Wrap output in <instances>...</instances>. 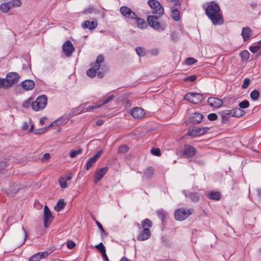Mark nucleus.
I'll return each instance as SVG.
<instances>
[{"label":"nucleus","instance_id":"obj_1","mask_svg":"<svg viewBox=\"0 0 261 261\" xmlns=\"http://www.w3.org/2000/svg\"><path fill=\"white\" fill-rule=\"evenodd\" d=\"M205 14L214 25L223 23L222 14L219 5L215 2L209 3L205 9Z\"/></svg>","mask_w":261,"mask_h":261},{"label":"nucleus","instance_id":"obj_2","mask_svg":"<svg viewBox=\"0 0 261 261\" xmlns=\"http://www.w3.org/2000/svg\"><path fill=\"white\" fill-rule=\"evenodd\" d=\"M19 79V75L16 72H10L7 74L6 79L1 78L2 88H9L17 83Z\"/></svg>","mask_w":261,"mask_h":261},{"label":"nucleus","instance_id":"obj_3","mask_svg":"<svg viewBox=\"0 0 261 261\" xmlns=\"http://www.w3.org/2000/svg\"><path fill=\"white\" fill-rule=\"evenodd\" d=\"M159 17L160 16L159 15H149L147 17V20L150 27L158 31L162 32L165 29V26L158 20Z\"/></svg>","mask_w":261,"mask_h":261},{"label":"nucleus","instance_id":"obj_4","mask_svg":"<svg viewBox=\"0 0 261 261\" xmlns=\"http://www.w3.org/2000/svg\"><path fill=\"white\" fill-rule=\"evenodd\" d=\"M104 61V57L100 55L97 56L96 62L91 64L92 67L87 70V75L90 77H94L96 75V72L100 68V64Z\"/></svg>","mask_w":261,"mask_h":261},{"label":"nucleus","instance_id":"obj_5","mask_svg":"<svg viewBox=\"0 0 261 261\" xmlns=\"http://www.w3.org/2000/svg\"><path fill=\"white\" fill-rule=\"evenodd\" d=\"M47 97L45 95L39 96L33 102L32 109L35 111L43 109L47 105Z\"/></svg>","mask_w":261,"mask_h":261},{"label":"nucleus","instance_id":"obj_6","mask_svg":"<svg viewBox=\"0 0 261 261\" xmlns=\"http://www.w3.org/2000/svg\"><path fill=\"white\" fill-rule=\"evenodd\" d=\"M151 9L153 14L159 15L161 16L163 15L164 11L162 5L157 0H148L147 2Z\"/></svg>","mask_w":261,"mask_h":261},{"label":"nucleus","instance_id":"obj_7","mask_svg":"<svg viewBox=\"0 0 261 261\" xmlns=\"http://www.w3.org/2000/svg\"><path fill=\"white\" fill-rule=\"evenodd\" d=\"M193 212L194 210L193 208H189L188 210L179 208L175 212L174 217L175 219L178 221H183L193 214Z\"/></svg>","mask_w":261,"mask_h":261},{"label":"nucleus","instance_id":"obj_8","mask_svg":"<svg viewBox=\"0 0 261 261\" xmlns=\"http://www.w3.org/2000/svg\"><path fill=\"white\" fill-rule=\"evenodd\" d=\"M185 99L191 103L198 104L203 101V96L198 93H188L185 95Z\"/></svg>","mask_w":261,"mask_h":261},{"label":"nucleus","instance_id":"obj_9","mask_svg":"<svg viewBox=\"0 0 261 261\" xmlns=\"http://www.w3.org/2000/svg\"><path fill=\"white\" fill-rule=\"evenodd\" d=\"M21 4V2L20 0H12L3 3L0 6V9L3 12L7 13L13 8L19 7Z\"/></svg>","mask_w":261,"mask_h":261},{"label":"nucleus","instance_id":"obj_10","mask_svg":"<svg viewBox=\"0 0 261 261\" xmlns=\"http://www.w3.org/2000/svg\"><path fill=\"white\" fill-rule=\"evenodd\" d=\"M120 12L125 18L129 19H135L137 18V14L128 7H121L120 8Z\"/></svg>","mask_w":261,"mask_h":261},{"label":"nucleus","instance_id":"obj_11","mask_svg":"<svg viewBox=\"0 0 261 261\" xmlns=\"http://www.w3.org/2000/svg\"><path fill=\"white\" fill-rule=\"evenodd\" d=\"M53 219V216L48 206L45 205L44 207L43 221L45 227H47Z\"/></svg>","mask_w":261,"mask_h":261},{"label":"nucleus","instance_id":"obj_12","mask_svg":"<svg viewBox=\"0 0 261 261\" xmlns=\"http://www.w3.org/2000/svg\"><path fill=\"white\" fill-rule=\"evenodd\" d=\"M210 129L208 127H197L191 130H189L188 135L193 136H200L206 133Z\"/></svg>","mask_w":261,"mask_h":261},{"label":"nucleus","instance_id":"obj_13","mask_svg":"<svg viewBox=\"0 0 261 261\" xmlns=\"http://www.w3.org/2000/svg\"><path fill=\"white\" fill-rule=\"evenodd\" d=\"M62 49L67 57H70L74 50V48L70 40H67L62 45Z\"/></svg>","mask_w":261,"mask_h":261},{"label":"nucleus","instance_id":"obj_14","mask_svg":"<svg viewBox=\"0 0 261 261\" xmlns=\"http://www.w3.org/2000/svg\"><path fill=\"white\" fill-rule=\"evenodd\" d=\"M108 169L109 168L108 167H105L97 169L95 173L94 182L95 183H97L100 181V179H102L104 175L107 173Z\"/></svg>","mask_w":261,"mask_h":261},{"label":"nucleus","instance_id":"obj_15","mask_svg":"<svg viewBox=\"0 0 261 261\" xmlns=\"http://www.w3.org/2000/svg\"><path fill=\"white\" fill-rule=\"evenodd\" d=\"M130 114L135 119H141L145 115L144 110L139 107H135L130 111Z\"/></svg>","mask_w":261,"mask_h":261},{"label":"nucleus","instance_id":"obj_16","mask_svg":"<svg viewBox=\"0 0 261 261\" xmlns=\"http://www.w3.org/2000/svg\"><path fill=\"white\" fill-rule=\"evenodd\" d=\"M102 151H98L94 156L89 159L86 164V168L88 170L100 158Z\"/></svg>","mask_w":261,"mask_h":261},{"label":"nucleus","instance_id":"obj_17","mask_svg":"<svg viewBox=\"0 0 261 261\" xmlns=\"http://www.w3.org/2000/svg\"><path fill=\"white\" fill-rule=\"evenodd\" d=\"M208 105L215 108H218L221 107L223 103L222 99L215 97H210L207 99Z\"/></svg>","mask_w":261,"mask_h":261},{"label":"nucleus","instance_id":"obj_18","mask_svg":"<svg viewBox=\"0 0 261 261\" xmlns=\"http://www.w3.org/2000/svg\"><path fill=\"white\" fill-rule=\"evenodd\" d=\"M98 25L96 20L93 21L86 20L82 24V27L84 29H88L90 31H93Z\"/></svg>","mask_w":261,"mask_h":261},{"label":"nucleus","instance_id":"obj_19","mask_svg":"<svg viewBox=\"0 0 261 261\" xmlns=\"http://www.w3.org/2000/svg\"><path fill=\"white\" fill-rule=\"evenodd\" d=\"M195 153L196 150L194 147L188 145H185L183 149V153L186 158L193 157Z\"/></svg>","mask_w":261,"mask_h":261},{"label":"nucleus","instance_id":"obj_20","mask_svg":"<svg viewBox=\"0 0 261 261\" xmlns=\"http://www.w3.org/2000/svg\"><path fill=\"white\" fill-rule=\"evenodd\" d=\"M151 236L150 231L146 230H141L137 236V240L139 241H144L148 240Z\"/></svg>","mask_w":261,"mask_h":261},{"label":"nucleus","instance_id":"obj_21","mask_svg":"<svg viewBox=\"0 0 261 261\" xmlns=\"http://www.w3.org/2000/svg\"><path fill=\"white\" fill-rule=\"evenodd\" d=\"M69 119L67 116H62L60 118L54 121L49 126H58L64 123H66Z\"/></svg>","mask_w":261,"mask_h":261},{"label":"nucleus","instance_id":"obj_22","mask_svg":"<svg viewBox=\"0 0 261 261\" xmlns=\"http://www.w3.org/2000/svg\"><path fill=\"white\" fill-rule=\"evenodd\" d=\"M22 88L26 91L32 90L35 86V83L33 80H27L21 83Z\"/></svg>","mask_w":261,"mask_h":261},{"label":"nucleus","instance_id":"obj_23","mask_svg":"<svg viewBox=\"0 0 261 261\" xmlns=\"http://www.w3.org/2000/svg\"><path fill=\"white\" fill-rule=\"evenodd\" d=\"M19 190V188L18 187V185L13 184L11 185L10 188L8 190L7 194L9 196L14 197Z\"/></svg>","mask_w":261,"mask_h":261},{"label":"nucleus","instance_id":"obj_24","mask_svg":"<svg viewBox=\"0 0 261 261\" xmlns=\"http://www.w3.org/2000/svg\"><path fill=\"white\" fill-rule=\"evenodd\" d=\"M202 119L203 115L201 114L198 112L193 113L191 117V121L193 123H199L200 122H201Z\"/></svg>","mask_w":261,"mask_h":261},{"label":"nucleus","instance_id":"obj_25","mask_svg":"<svg viewBox=\"0 0 261 261\" xmlns=\"http://www.w3.org/2000/svg\"><path fill=\"white\" fill-rule=\"evenodd\" d=\"M152 223L149 219H145L141 222V228L142 230L145 229L147 231H150V228L152 227Z\"/></svg>","mask_w":261,"mask_h":261},{"label":"nucleus","instance_id":"obj_26","mask_svg":"<svg viewBox=\"0 0 261 261\" xmlns=\"http://www.w3.org/2000/svg\"><path fill=\"white\" fill-rule=\"evenodd\" d=\"M251 29L248 27H245L242 29L241 35L244 41H246L250 38L251 35Z\"/></svg>","mask_w":261,"mask_h":261},{"label":"nucleus","instance_id":"obj_27","mask_svg":"<svg viewBox=\"0 0 261 261\" xmlns=\"http://www.w3.org/2000/svg\"><path fill=\"white\" fill-rule=\"evenodd\" d=\"M100 107V105L98 104L96 105L95 106H89L88 107H86L85 104L81 105L79 108L80 110H81L82 112H94V109L95 108H98Z\"/></svg>","mask_w":261,"mask_h":261},{"label":"nucleus","instance_id":"obj_28","mask_svg":"<svg viewBox=\"0 0 261 261\" xmlns=\"http://www.w3.org/2000/svg\"><path fill=\"white\" fill-rule=\"evenodd\" d=\"M171 17L172 19L176 21H179L180 20V12L177 8L175 7L171 8Z\"/></svg>","mask_w":261,"mask_h":261},{"label":"nucleus","instance_id":"obj_29","mask_svg":"<svg viewBox=\"0 0 261 261\" xmlns=\"http://www.w3.org/2000/svg\"><path fill=\"white\" fill-rule=\"evenodd\" d=\"M207 197L212 200L218 201L220 199V195L218 192L212 191L207 194Z\"/></svg>","mask_w":261,"mask_h":261},{"label":"nucleus","instance_id":"obj_30","mask_svg":"<svg viewBox=\"0 0 261 261\" xmlns=\"http://www.w3.org/2000/svg\"><path fill=\"white\" fill-rule=\"evenodd\" d=\"M22 129L24 130H29V132H31L34 129V124L32 123L31 120H30L29 122H24L22 125Z\"/></svg>","mask_w":261,"mask_h":261},{"label":"nucleus","instance_id":"obj_31","mask_svg":"<svg viewBox=\"0 0 261 261\" xmlns=\"http://www.w3.org/2000/svg\"><path fill=\"white\" fill-rule=\"evenodd\" d=\"M65 205V203L63 199H60L54 207V209L57 212L61 211Z\"/></svg>","mask_w":261,"mask_h":261},{"label":"nucleus","instance_id":"obj_32","mask_svg":"<svg viewBox=\"0 0 261 261\" xmlns=\"http://www.w3.org/2000/svg\"><path fill=\"white\" fill-rule=\"evenodd\" d=\"M137 24L138 28L141 29H144L147 28V24L145 20L140 18L137 17Z\"/></svg>","mask_w":261,"mask_h":261},{"label":"nucleus","instance_id":"obj_33","mask_svg":"<svg viewBox=\"0 0 261 261\" xmlns=\"http://www.w3.org/2000/svg\"><path fill=\"white\" fill-rule=\"evenodd\" d=\"M153 174V169L151 167H147L144 172V175L147 178L151 177Z\"/></svg>","mask_w":261,"mask_h":261},{"label":"nucleus","instance_id":"obj_34","mask_svg":"<svg viewBox=\"0 0 261 261\" xmlns=\"http://www.w3.org/2000/svg\"><path fill=\"white\" fill-rule=\"evenodd\" d=\"M83 152L82 148H79L76 150H72L70 152L69 156L71 158H74L77 155L81 154Z\"/></svg>","mask_w":261,"mask_h":261},{"label":"nucleus","instance_id":"obj_35","mask_svg":"<svg viewBox=\"0 0 261 261\" xmlns=\"http://www.w3.org/2000/svg\"><path fill=\"white\" fill-rule=\"evenodd\" d=\"M191 200L193 202H196L199 200V195L197 192L191 193L189 196Z\"/></svg>","mask_w":261,"mask_h":261},{"label":"nucleus","instance_id":"obj_36","mask_svg":"<svg viewBox=\"0 0 261 261\" xmlns=\"http://www.w3.org/2000/svg\"><path fill=\"white\" fill-rule=\"evenodd\" d=\"M233 117H239L243 115L244 112L240 108H236L233 109Z\"/></svg>","mask_w":261,"mask_h":261},{"label":"nucleus","instance_id":"obj_37","mask_svg":"<svg viewBox=\"0 0 261 261\" xmlns=\"http://www.w3.org/2000/svg\"><path fill=\"white\" fill-rule=\"evenodd\" d=\"M128 151V147L126 145H122L118 147V152L125 153Z\"/></svg>","mask_w":261,"mask_h":261},{"label":"nucleus","instance_id":"obj_38","mask_svg":"<svg viewBox=\"0 0 261 261\" xmlns=\"http://www.w3.org/2000/svg\"><path fill=\"white\" fill-rule=\"evenodd\" d=\"M114 97L113 95H111L108 96L106 98L104 99L102 101L99 102L98 105H100V107L102 105L108 103L110 101L112 100Z\"/></svg>","mask_w":261,"mask_h":261},{"label":"nucleus","instance_id":"obj_39","mask_svg":"<svg viewBox=\"0 0 261 261\" xmlns=\"http://www.w3.org/2000/svg\"><path fill=\"white\" fill-rule=\"evenodd\" d=\"M33 99L32 97L29 98L27 100H25L23 102V106L24 108H28L30 107L31 106L32 107L33 104Z\"/></svg>","mask_w":261,"mask_h":261},{"label":"nucleus","instance_id":"obj_40","mask_svg":"<svg viewBox=\"0 0 261 261\" xmlns=\"http://www.w3.org/2000/svg\"><path fill=\"white\" fill-rule=\"evenodd\" d=\"M259 95V92L256 89L253 90L250 93V97L253 100H256L258 98Z\"/></svg>","mask_w":261,"mask_h":261},{"label":"nucleus","instance_id":"obj_41","mask_svg":"<svg viewBox=\"0 0 261 261\" xmlns=\"http://www.w3.org/2000/svg\"><path fill=\"white\" fill-rule=\"evenodd\" d=\"M59 182L60 184V186L62 188H65L67 186V181H66V179L63 178L62 176L60 177L59 178Z\"/></svg>","mask_w":261,"mask_h":261},{"label":"nucleus","instance_id":"obj_42","mask_svg":"<svg viewBox=\"0 0 261 261\" xmlns=\"http://www.w3.org/2000/svg\"><path fill=\"white\" fill-rule=\"evenodd\" d=\"M239 106L240 109H246L249 106V102L247 100H244L239 103Z\"/></svg>","mask_w":261,"mask_h":261},{"label":"nucleus","instance_id":"obj_43","mask_svg":"<svg viewBox=\"0 0 261 261\" xmlns=\"http://www.w3.org/2000/svg\"><path fill=\"white\" fill-rule=\"evenodd\" d=\"M50 127V126H49V125H48L47 127H42V128H41L39 129H36L34 130V134H37V135L41 134L43 133L44 132H45V131H46Z\"/></svg>","mask_w":261,"mask_h":261},{"label":"nucleus","instance_id":"obj_44","mask_svg":"<svg viewBox=\"0 0 261 261\" xmlns=\"http://www.w3.org/2000/svg\"><path fill=\"white\" fill-rule=\"evenodd\" d=\"M136 51L140 57H143L145 55V51L143 48L138 47L136 48Z\"/></svg>","mask_w":261,"mask_h":261},{"label":"nucleus","instance_id":"obj_45","mask_svg":"<svg viewBox=\"0 0 261 261\" xmlns=\"http://www.w3.org/2000/svg\"><path fill=\"white\" fill-rule=\"evenodd\" d=\"M171 39L174 42H177L179 39L178 33L175 32H172L171 33Z\"/></svg>","mask_w":261,"mask_h":261},{"label":"nucleus","instance_id":"obj_46","mask_svg":"<svg viewBox=\"0 0 261 261\" xmlns=\"http://www.w3.org/2000/svg\"><path fill=\"white\" fill-rule=\"evenodd\" d=\"M41 259L40 254L39 253H37L31 257L29 259V261H39Z\"/></svg>","mask_w":261,"mask_h":261},{"label":"nucleus","instance_id":"obj_47","mask_svg":"<svg viewBox=\"0 0 261 261\" xmlns=\"http://www.w3.org/2000/svg\"><path fill=\"white\" fill-rule=\"evenodd\" d=\"M52 252V250L51 249L46 250L43 252H39L40 254L41 258H44L46 256H47L48 255H49Z\"/></svg>","mask_w":261,"mask_h":261},{"label":"nucleus","instance_id":"obj_48","mask_svg":"<svg viewBox=\"0 0 261 261\" xmlns=\"http://www.w3.org/2000/svg\"><path fill=\"white\" fill-rule=\"evenodd\" d=\"M197 62V60L193 58H188L186 60V63L187 65H193Z\"/></svg>","mask_w":261,"mask_h":261},{"label":"nucleus","instance_id":"obj_49","mask_svg":"<svg viewBox=\"0 0 261 261\" xmlns=\"http://www.w3.org/2000/svg\"><path fill=\"white\" fill-rule=\"evenodd\" d=\"M260 48L259 45L251 46L249 47V49L251 52L254 54L257 52Z\"/></svg>","mask_w":261,"mask_h":261},{"label":"nucleus","instance_id":"obj_50","mask_svg":"<svg viewBox=\"0 0 261 261\" xmlns=\"http://www.w3.org/2000/svg\"><path fill=\"white\" fill-rule=\"evenodd\" d=\"M156 215L158 216V217L161 219L162 220H163V219L165 218V212L163 210H158L156 211Z\"/></svg>","mask_w":261,"mask_h":261},{"label":"nucleus","instance_id":"obj_51","mask_svg":"<svg viewBox=\"0 0 261 261\" xmlns=\"http://www.w3.org/2000/svg\"><path fill=\"white\" fill-rule=\"evenodd\" d=\"M207 118L210 121H214L217 119L218 116L215 113H211L208 115Z\"/></svg>","mask_w":261,"mask_h":261},{"label":"nucleus","instance_id":"obj_52","mask_svg":"<svg viewBox=\"0 0 261 261\" xmlns=\"http://www.w3.org/2000/svg\"><path fill=\"white\" fill-rule=\"evenodd\" d=\"M250 81L249 79H248V78L245 79L243 81V84L242 85V88L243 89H246L248 87V86L250 84Z\"/></svg>","mask_w":261,"mask_h":261},{"label":"nucleus","instance_id":"obj_53","mask_svg":"<svg viewBox=\"0 0 261 261\" xmlns=\"http://www.w3.org/2000/svg\"><path fill=\"white\" fill-rule=\"evenodd\" d=\"M151 152L153 155L156 156H160L161 155V151L159 148H154L151 150Z\"/></svg>","mask_w":261,"mask_h":261},{"label":"nucleus","instance_id":"obj_54","mask_svg":"<svg viewBox=\"0 0 261 261\" xmlns=\"http://www.w3.org/2000/svg\"><path fill=\"white\" fill-rule=\"evenodd\" d=\"M196 79V76L195 75H192L190 76H188L185 78L184 80L185 81H190L191 82H193L195 81Z\"/></svg>","mask_w":261,"mask_h":261},{"label":"nucleus","instance_id":"obj_55","mask_svg":"<svg viewBox=\"0 0 261 261\" xmlns=\"http://www.w3.org/2000/svg\"><path fill=\"white\" fill-rule=\"evenodd\" d=\"M106 249L102 248L101 250H100V252L102 254L103 259L105 261H109L108 256L106 254Z\"/></svg>","mask_w":261,"mask_h":261},{"label":"nucleus","instance_id":"obj_56","mask_svg":"<svg viewBox=\"0 0 261 261\" xmlns=\"http://www.w3.org/2000/svg\"><path fill=\"white\" fill-rule=\"evenodd\" d=\"M233 110H225L224 111V116L223 117L225 116H231L233 117Z\"/></svg>","mask_w":261,"mask_h":261},{"label":"nucleus","instance_id":"obj_57","mask_svg":"<svg viewBox=\"0 0 261 261\" xmlns=\"http://www.w3.org/2000/svg\"><path fill=\"white\" fill-rule=\"evenodd\" d=\"M75 245V244L71 240L68 241L67 242V246L69 249H72Z\"/></svg>","mask_w":261,"mask_h":261},{"label":"nucleus","instance_id":"obj_58","mask_svg":"<svg viewBox=\"0 0 261 261\" xmlns=\"http://www.w3.org/2000/svg\"><path fill=\"white\" fill-rule=\"evenodd\" d=\"M149 53L152 56H156L158 55L159 50L157 48H153V49H151L149 51Z\"/></svg>","mask_w":261,"mask_h":261},{"label":"nucleus","instance_id":"obj_59","mask_svg":"<svg viewBox=\"0 0 261 261\" xmlns=\"http://www.w3.org/2000/svg\"><path fill=\"white\" fill-rule=\"evenodd\" d=\"M241 55L243 58H245V60H247L249 58V52L247 50H245L242 52Z\"/></svg>","mask_w":261,"mask_h":261},{"label":"nucleus","instance_id":"obj_60","mask_svg":"<svg viewBox=\"0 0 261 261\" xmlns=\"http://www.w3.org/2000/svg\"><path fill=\"white\" fill-rule=\"evenodd\" d=\"M22 229L23 230L24 233V239L22 240V241H21V243H20V246H21V245H22V244L24 243V242L25 241L26 239H27V237H28V233H27V232L26 230L23 228V227H22Z\"/></svg>","mask_w":261,"mask_h":261},{"label":"nucleus","instance_id":"obj_61","mask_svg":"<svg viewBox=\"0 0 261 261\" xmlns=\"http://www.w3.org/2000/svg\"><path fill=\"white\" fill-rule=\"evenodd\" d=\"M50 158V154L48 153H45L44 154L43 156L42 159V160L43 161H45L48 160Z\"/></svg>","mask_w":261,"mask_h":261},{"label":"nucleus","instance_id":"obj_62","mask_svg":"<svg viewBox=\"0 0 261 261\" xmlns=\"http://www.w3.org/2000/svg\"><path fill=\"white\" fill-rule=\"evenodd\" d=\"M95 247L99 250V251L100 252V250H101L102 248H105V247L104 246L102 243H100L99 244L95 246Z\"/></svg>","mask_w":261,"mask_h":261},{"label":"nucleus","instance_id":"obj_63","mask_svg":"<svg viewBox=\"0 0 261 261\" xmlns=\"http://www.w3.org/2000/svg\"><path fill=\"white\" fill-rule=\"evenodd\" d=\"M96 223L98 226V227L100 229V230L102 231V232H104L105 231V230L103 228V226L102 225V224L98 221H96Z\"/></svg>","mask_w":261,"mask_h":261},{"label":"nucleus","instance_id":"obj_64","mask_svg":"<svg viewBox=\"0 0 261 261\" xmlns=\"http://www.w3.org/2000/svg\"><path fill=\"white\" fill-rule=\"evenodd\" d=\"M257 191V195L258 197L259 201H261V189H257L256 190Z\"/></svg>","mask_w":261,"mask_h":261}]
</instances>
